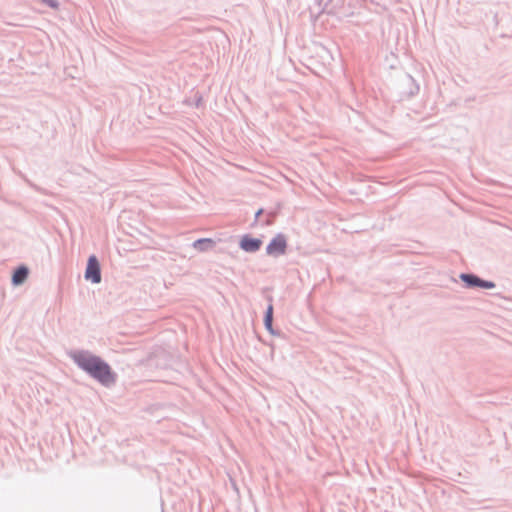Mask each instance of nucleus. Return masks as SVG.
<instances>
[{
  "label": "nucleus",
  "mask_w": 512,
  "mask_h": 512,
  "mask_svg": "<svg viewBox=\"0 0 512 512\" xmlns=\"http://www.w3.org/2000/svg\"><path fill=\"white\" fill-rule=\"evenodd\" d=\"M67 356L80 370L102 386L109 388L115 385L117 373L99 355L93 354L89 350L76 349L68 351Z\"/></svg>",
  "instance_id": "nucleus-1"
},
{
  "label": "nucleus",
  "mask_w": 512,
  "mask_h": 512,
  "mask_svg": "<svg viewBox=\"0 0 512 512\" xmlns=\"http://www.w3.org/2000/svg\"><path fill=\"white\" fill-rule=\"evenodd\" d=\"M459 278L467 289H493L496 287L494 281L483 279L472 272H463L459 275Z\"/></svg>",
  "instance_id": "nucleus-2"
},
{
  "label": "nucleus",
  "mask_w": 512,
  "mask_h": 512,
  "mask_svg": "<svg viewBox=\"0 0 512 512\" xmlns=\"http://www.w3.org/2000/svg\"><path fill=\"white\" fill-rule=\"evenodd\" d=\"M288 248L287 237L283 233H277L267 244L265 252L268 256L278 258L285 255Z\"/></svg>",
  "instance_id": "nucleus-3"
},
{
  "label": "nucleus",
  "mask_w": 512,
  "mask_h": 512,
  "mask_svg": "<svg viewBox=\"0 0 512 512\" xmlns=\"http://www.w3.org/2000/svg\"><path fill=\"white\" fill-rule=\"evenodd\" d=\"M84 278L93 284H99L102 280L101 265L96 255L88 257Z\"/></svg>",
  "instance_id": "nucleus-4"
},
{
  "label": "nucleus",
  "mask_w": 512,
  "mask_h": 512,
  "mask_svg": "<svg viewBox=\"0 0 512 512\" xmlns=\"http://www.w3.org/2000/svg\"><path fill=\"white\" fill-rule=\"evenodd\" d=\"M263 241L261 238H257L247 233L240 237L239 248L247 253H255L260 250Z\"/></svg>",
  "instance_id": "nucleus-5"
},
{
  "label": "nucleus",
  "mask_w": 512,
  "mask_h": 512,
  "mask_svg": "<svg viewBox=\"0 0 512 512\" xmlns=\"http://www.w3.org/2000/svg\"><path fill=\"white\" fill-rule=\"evenodd\" d=\"M29 273H30V270L25 264L18 265L12 271L11 284L14 287L21 286L27 280Z\"/></svg>",
  "instance_id": "nucleus-6"
},
{
  "label": "nucleus",
  "mask_w": 512,
  "mask_h": 512,
  "mask_svg": "<svg viewBox=\"0 0 512 512\" xmlns=\"http://www.w3.org/2000/svg\"><path fill=\"white\" fill-rule=\"evenodd\" d=\"M273 314H274V307L272 304H268L266 307V310L264 312V316H263L264 327L268 331V333L271 334L272 336L280 337V336H282V332L273 327Z\"/></svg>",
  "instance_id": "nucleus-7"
},
{
  "label": "nucleus",
  "mask_w": 512,
  "mask_h": 512,
  "mask_svg": "<svg viewBox=\"0 0 512 512\" xmlns=\"http://www.w3.org/2000/svg\"><path fill=\"white\" fill-rule=\"evenodd\" d=\"M403 84L407 86V90L403 91V93L407 96V98H411L419 93V84L415 81V79L407 74L403 79Z\"/></svg>",
  "instance_id": "nucleus-8"
},
{
  "label": "nucleus",
  "mask_w": 512,
  "mask_h": 512,
  "mask_svg": "<svg viewBox=\"0 0 512 512\" xmlns=\"http://www.w3.org/2000/svg\"><path fill=\"white\" fill-rule=\"evenodd\" d=\"M216 245V242L211 238H199L195 240L192 244L193 248L198 250L199 252H206L213 249Z\"/></svg>",
  "instance_id": "nucleus-9"
},
{
  "label": "nucleus",
  "mask_w": 512,
  "mask_h": 512,
  "mask_svg": "<svg viewBox=\"0 0 512 512\" xmlns=\"http://www.w3.org/2000/svg\"><path fill=\"white\" fill-rule=\"evenodd\" d=\"M276 215L277 213L274 212V211H270L267 213L266 215V219L263 221L262 225L263 226H270L273 224L275 218H276Z\"/></svg>",
  "instance_id": "nucleus-10"
},
{
  "label": "nucleus",
  "mask_w": 512,
  "mask_h": 512,
  "mask_svg": "<svg viewBox=\"0 0 512 512\" xmlns=\"http://www.w3.org/2000/svg\"><path fill=\"white\" fill-rule=\"evenodd\" d=\"M43 4L47 5L51 9H59L60 3L58 0H40Z\"/></svg>",
  "instance_id": "nucleus-11"
},
{
  "label": "nucleus",
  "mask_w": 512,
  "mask_h": 512,
  "mask_svg": "<svg viewBox=\"0 0 512 512\" xmlns=\"http://www.w3.org/2000/svg\"><path fill=\"white\" fill-rule=\"evenodd\" d=\"M316 3L321 7L324 3L323 7L321 8L320 12H325V8L328 6L329 3L332 2V0H315Z\"/></svg>",
  "instance_id": "nucleus-12"
},
{
  "label": "nucleus",
  "mask_w": 512,
  "mask_h": 512,
  "mask_svg": "<svg viewBox=\"0 0 512 512\" xmlns=\"http://www.w3.org/2000/svg\"><path fill=\"white\" fill-rule=\"evenodd\" d=\"M264 213V209L263 208H260L258 209L256 212H255V215H254V223H256L260 216Z\"/></svg>",
  "instance_id": "nucleus-13"
},
{
  "label": "nucleus",
  "mask_w": 512,
  "mask_h": 512,
  "mask_svg": "<svg viewBox=\"0 0 512 512\" xmlns=\"http://www.w3.org/2000/svg\"><path fill=\"white\" fill-rule=\"evenodd\" d=\"M266 300H267L268 304L273 305V297L271 295L266 296Z\"/></svg>",
  "instance_id": "nucleus-14"
},
{
  "label": "nucleus",
  "mask_w": 512,
  "mask_h": 512,
  "mask_svg": "<svg viewBox=\"0 0 512 512\" xmlns=\"http://www.w3.org/2000/svg\"><path fill=\"white\" fill-rule=\"evenodd\" d=\"M201 101H202V97H201V96H199V97L196 99V103H195V104H196V107H199V105H200Z\"/></svg>",
  "instance_id": "nucleus-15"
}]
</instances>
